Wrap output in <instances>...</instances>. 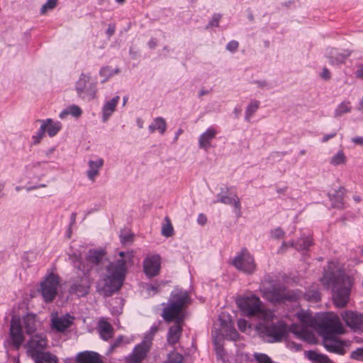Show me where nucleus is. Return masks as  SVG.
I'll list each match as a JSON object with an SVG mask.
<instances>
[{"label": "nucleus", "instance_id": "obj_1", "mask_svg": "<svg viewBox=\"0 0 363 363\" xmlns=\"http://www.w3.org/2000/svg\"><path fill=\"white\" fill-rule=\"evenodd\" d=\"M236 303L242 313L247 317H256L262 322L256 325L260 336L269 342H280L288 333L287 325L282 321L270 323L274 318L273 311L263 307L259 297L252 295L239 297Z\"/></svg>", "mask_w": 363, "mask_h": 363}, {"label": "nucleus", "instance_id": "obj_33", "mask_svg": "<svg viewBox=\"0 0 363 363\" xmlns=\"http://www.w3.org/2000/svg\"><path fill=\"white\" fill-rule=\"evenodd\" d=\"M96 88L95 84H89V86L84 89V91L82 94H78V95L82 98L83 99L91 101L96 97Z\"/></svg>", "mask_w": 363, "mask_h": 363}, {"label": "nucleus", "instance_id": "obj_54", "mask_svg": "<svg viewBox=\"0 0 363 363\" xmlns=\"http://www.w3.org/2000/svg\"><path fill=\"white\" fill-rule=\"evenodd\" d=\"M336 135V133H330V134H325L323 135V137L321 139V142L323 143H327L330 139L331 138H333L334 137H335Z\"/></svg>", "mask_w": 363, "mask_h": 363}, {"label": "nucleus", "instance_id": "obj_62", "mask_svg": "<svg viewBox=\"0 0 363 363\" xmlns=\"http://www.w3.org/2000/svg\"><path fill=\"white\" fill-rule=\"evenodd\" d=\"M157 42L154 39L150 40L148 43V45L151 49L155 48Z\"/></svg>", "mask_w": 363, "mask_h": 363}, {"label": "nucleus", "instance_id": "obj_52", "mask_svg": "<svg viewBox=\"0 0 363 363\" xmlns=\"http://www.w3.org/2000/svg\"><path fill=\"white\" fill-rule=\"evenodd\" d=\"M320 77L325 80H328L330 79V72L326 67L323 69L322 72L320 74Z\"/></svg>", "mask_w": 363, "mask_h": 363}, {"label": "nucleus", "instance_id": "obj_27", "mask_svg": "<svg viewBox=\"0 0 363 363\" xmlns=\"http://www.w3.org/2000/svg\"><path fill=\"white\" fill-rule=\"evenodd\" d=\"M22 327H24L28 334H32L36 330L35 315L28 314L21 320Z\"/></svg>", "mask_w": 363, "mask_h": 363}, {"label": "nucleus", "instance_id": "obj_39", "mask_svg": "<svg viewBox=\"0 0 363 363\" xmlns=\"http://www.w3.org/2000/svg\"><path fill=\"white\" fill-rule=\"evenodd\" d=\"M155 128L161 134H164L167 129V124L165 120L162 117H157L153 122Z\"/></svg>", "mask_w": 363, "mask_h": 363}, {"label": "nucleus", "instance_id": "obj_53", "mask_svg": "<svg viewBox=\"0 0 363 363\" xmlns=\"http://www.w3.org/2000/svg\"><path fill=\"white\" fill-rule=\"evenodd\" d=\"M47 187V184H38V185H33V186H27L26 187V189L27 191H33V190H35V189H40V188H46Z\"/></svg>", "mask_w": 363, "mask_h": 363}, {"label": "nucleus", "instance_id": "obj_51", "mask_svg": "<svg viewBox=\"0 0 363 363\" xmlns=\"http://www.w3.org/2000/svg\"><path fill=\"white\" fill-rule=\"evenodd\" d=\"M238 327L241 331H245L247 327V322L244 319H240L238 321Z\"/></svg>", "mask_w": 363, "mask_h": 363}, {"label": "nucleus", "instance_id": "obj_63", "mask_svg": "<svg viewBox=\"0 0 363 363\" xmlns=\"http://www.w3.org/2000/svg\"><path fill=\"white\" fill-rule=\"evenodd\" d=\"M136 123L139 128H143V121L141 118H137Z\"/></svg>", "mask_w": 363, "mask_h": 363}, {"label": "nucleus", "instance_id": "obj_37", "mask_svg": "<svg viewBox=\"0 0 363 363\" xmlns=\"http://www.w3.org/2000/svg\"><path fill=\"white\" fill-rule=\"evenodd\" d=\"M118 69L113 70L109 67H104L101 69L99 74L104 77L102 82H106L110 77L118 72Z\"/></svg>", "mask_w": 363, "mask_h": 363}, {"label": "nucleus", "instance_id": "obj_58", "mask_svg": "<svg viewBox=\"0 0 363 363\" xmlns=\"http://www.w3.org/2000/svg\"><path fill=\"white\" fill-rule=\"evenodd\" d=\"M197 221L199 224L203 225L206 223L207 218L203 214H199L197 218Z\"/></svg>", "mask_w": 363, "mask_h": 363}, {"label": "nucleus", "instance_id": "obj_32", "mask_svg": "<svg viewBox=\"0 0 363 363\" xmlns=\"http://www.w3.org/2000/svg\"><path fill=\"white\" fill-rule=\"evenodd\" d=\"M82 109L78 106L72 105L63 110L60 114V118H64L67 115L78 118L82 115Z\"/></svg>", "mask_w": 363, "mask_h": 363}, {"label": "nucleus", "instance_id": "obj_40", "mask_svg": "<svg viewBox=\"0 0 363 363\" xmlns=\"http://www.w3.org/2000/svg\"><path fill=\"white\" fill-rule=\"evenodd\" d=\"M58 0H48L40 9V13L45 15L48 11L52 10L57 6Z\"/></svg>", "mask_w": 363, "mask_h": 363}, {"label": "nucleus", "instance_id": "obj_11", "mask_svg": "<svg viewBox=\"0 0 363 363\" xmlns=\"http://www.w3.org/2000/svg\"><path fill=\"white\" fill-rule=\"evenodd\" d=\"M60 285L58 276L51 273L40 284V293L45 302H51L57 294Z\"/></svg>", "mask_w": 363, "mask_h": 363}, {"label": "nucleus", "instance_id": "obj_4", "mask_svg": "<svg viewBox=\"0 0 363 363\" xmlns=\"http://www.w3.org/2000/svg\"><path fill=\"white\" fill-rule=\"evenodd\" d=\"M119 258L111 263L104 279V286L99 291L104 296H111L122 286L126 272V264L131 262L132 252H120Z\"/></svg>", "mask_w": 363, "mask_h": 363}, {"label": "nucleus", "instance_id": "obj_8", "mask_svg": "<svg viewBox=\"0 0 363 363\" xmlns=\"http://www.w3.org/2000/svg\"><path fill=\"white\" fill-rule=\"evenodd\" d=\"M260 291L263 296L272 303H280L285 301H293L296 295L286 290V288L280 285H272L270 288L262 285Z\"/></svg>", "mask_w": 363, "mask_h": 363}, {"label": "nucleus", "instance_id": "obj_64", "mask_svg": "<svg viewBox=\"0 0 363 363\" xmlns=\"http://www.w3.org/2000/svg\"><path fill=\"white\" fill-rule=\"evenodd\" d=\"M76 217H77V213H72L71 214V223H70V225H73L75 223Z\"/></svg>", "mask_w": 363, "mask_h": 363}, {"label": "nucleus", "instance_id": "obj_15", "mask_svg": "<svg viewBox=\"0 0 363 363\" xmlns=\"http://www.w3.org/2000/svg\"><path fill=\"white\" fill-rule=\"evenodd\" d=\"M143 269L149 277H155L160 269V257L159 255H149L143 262Z\"/></svg>", "mask_w": 363, "mask_h": 363}, {"label": "nucleus", "instance_id": "obj_13", "mask_svg": "<svg viewBox=\"0 0 363 363\" xmlns=\"http://www.w3.org/2000/svg\"><path fill=\"white\" fill-rule=\"evenodd\" d=\"M83 276L76 279L71 285L69 292L76 294L79 297L86 296L89 293L91 286V279L89 275L84 272Z\"/></svg>", "mask_w": 363, "mask_h": 363}, {"label": "nucleus", "instance_id": "obj_43", "mask_svg": "<svg viewBox=\"0 0 363 363\" xmlns=\"http://www.w3.org/2000/svg\"><path fill=\"white\" fill-rule=\"evenodd\" d=\"M307 300L312 302H318L320 300V294L318 291H310L306 294Z\"/></svg>", "mask_w": 363, "mask_h": 363}, {"label": "nucleus", "instance_id": "obj_47", "mask_svg": "<svg viewBox=\"0 0 363 363\" xmlns=\"http://www.w3.org/2000/svg\"><path fill=\"white\" fill-rule=\"evenodd\" d=\"M238 46H239V43L238 41L231 40L226 45V49L231 52H234L238 50Z\"/></svg>", "mask_w": 363, "mask_h": 363}, {"label": "nucleus", "instance_id": "obj_16", "mask_svg": "<svg viewBox=\"0 0 363 363\" xmlns=\"http://www.w3.org/2000/svg\"><path fill=\"white\" fill-rule=\"evenodd\" d=\"M346 324L353 329H360L363 326V315L353 311H347L342 314Z\"/></svg>", "mask_w": 363, "mask_h": 363}, {"label": "nucleus", "instance_id": "obj_5", "mask_svg": "<svg viewBox=\"0 0 363 363\" xmlns=\"http://www.w3.org/2000/svg\"><path fill=\"white\" fill-rule=\"evenodd\" d=\"M189 302L186 291L175 290L171 294L167 305L161 314L166 323H183L185 318L184 309Z\"/></svg>", "mask_w": 363, "mask_h": 363}, {"label": "nucleus", "instance_id": "obj_9", "mask_svg": "<svg viewBox=\"0 0 363 363\" xmlns=\"http://www.w3.org/2000/svg\"><path fill=\"white\" fill-rule=\"evenodd\" d=\"M105 258V253L101 250H91L89 251L86 257V264H82L79 261L74 262V267L79 270L86 272L89 274V271H99L101 269V264Z\"/></svg>", "mask_w": 363, "mask_h": 363}, {"label": "nucleus", "instance_id": "obj_49", "mask_svg": "<svg viewBox=\"0 0 363 363\" xmlns=\"http://www.w3.org/2000/svg\"><path fill=\"white\" fill-rule=\"evenodd\" d=\"M221 18V15L220 14H218V13H216L213 16V18L211 20V21L209 22L208 23V26H218V23H219V21L220 20Z\"/></svg>", "mask_w": 363, "mask_h": 363}, {"label": "nucleus", "instance_id": "obj_10", "mask_svg": "<svg viewBox=\"0 0 363 363\" xmlns=\"http://www.w3.org/2000/svg\"><path fill=\"white\" fill-rule=\"evenodd\" d=\"M233 264L237 269L246 274H252L256 269L254 257L246 248L242 249L235 257Z\"/></svg>", "mask_w": 363, "mask_h": 363}, {"label": "nucleus", "instance_id": "obj_60", "mask_svg": "<svg viewBox=\"0 0 363 363\" xmlns=\"http://www.w3.org/2000/svg\"><path fill=\"white\" fill-rule=\"evenodd\" d=\"M216 350L218 356H219L220 357H222L223 352V347L221 346H219L218 344H216Z\"/></svg>", "mask_w": 363, "mask_h": 363}, {"label": "nucleus", "instance_id": "obj_41", "mask_svg": "<svg viewBox=\"0 0 363 363\" xmlns=\"http://www.w3.org/2000/svg\"><path fill=\"white\" fill-rule=\"evenodd\" d=\"M230 206H233L235 215L237 217L240 218L241 216V203L240 200L237 195H233V202Z\"/></svg>", "mask_w": 363, "mask_h": 363}, {"label": "nucleus", "instance_id": "obj_28", "mask_svg": "<svg viewBox=\"0 0 363 363\" xmlns=\"http://www.w3.org/2000/svg\"><path fill=\"white\" fill-rule=\"evenodd\" d=\"M347 162V157L343 150H340L329 159V164L333 167L345 166Z\"/></svg>", "mask_w": 363, "mask_h": 363}, {"label": "nucleus", "instance_id": "obj_56", "mask_svg": "<svg viewBox=\"0 0 363 363\" xmlns=\"http://www.w3.org/2000/svg\"><path fill=\"white\" fill-rule=\"evenodd\" d=\"M355 75L357 78L363 79V65H361L358 67Z\"/></svg>", "mask_w": 363, "mask_h": 363}, {"label": "nucleus", "instance_id": "obj_38", "mask_svg": "<svg viewBox=\"0 0 363 363\" xmlns=\"http://www.w3.org/2000/svg\"><path fill=\"white\" fill-rule=\"evenodd\" d=\"M350 111H351V108L350 106V103L349 102H342L340 104H339L338 106L336 108L335 113H334V116L340 117L345 113L350 112Z\"/></svg>", "mask_w": 363, "mask_h": 363}, {"label": "nucleus", "instance_id": "obj_46", "mask_svg": "<svg viewBox=\"0 0 363 363\" xmlns=\"http://www.w3.org/2000/svg\"><path fill=\"white\" fill-rule=\"evenodd\" d=\"M351 358L356 360L363 359V348H359L351 353Z\"/></svg>", "mask_w": 363, "mask_h": 363}, {"label": "nucleus", "instance_id": "obj_21", "mask_svg": "<svg viewBox=\"0 0 363 363\" xmlns=\"http://www.w3.org/2000/svg\"><path fill=\"white\" fill-rule=\"evenodd\" d=\"M216 133L217 132L214 128H208L199 138V147L205 150H208L211 147V141L216 137Z\"/></svg>", "mask_w": 363, "mask_h": 363}, {"label": "nucleus", "instance_id": "obj_7", "mask_svg": "<svg viewBox=\"0 0 363 363\" xmlns=\"http://www.w3.org/2000/svg\"><path fill=\"white\" fill-rule=\"evenodd\" d=\"M297 317L301 325H291L289 328L290 332L294 334L297 338L311 342L313 339V335L308 328L314 325V318L312 317L311 314L307 311L298 313Z\"/></svg>", "mask_w": 363, "mask_h": 363}, {"label": "nucleus", "instance_id": "obj_31", "mask_svg": "<svg viewBox=\"0 0 363 363\" xmlns=\"http://www.w3.org/2000/svg\"><path fill=\"white\" fill-rule=\"evenodd\" d=\"M90 83V76L89 74H82L79 80L76 83V90L77 94H82Z\"/></svg>", "mask_w": 363, "mask_h": 363}, {"label": "nucleus", "instance_id": "obj_6", "mask_svg": "<svg viewBox=\"0 0 363 363\" xmlns=\"http://www.w3.org/2000/svg\"><path fill=\"white\" fill-rule=\"evenodd\" d=\"M158 325H152L150 330L145 334L143 342L136 345L133 352L125 358L126 363H141L149 352L152 341L158 331Z\"/></svg>", "mask_w": 363, "mask_h": 363}, {"label": "nucleus", "instance_id": "obj_12", "mask_svg": "<svg viewBox=\"0 0 363 363\" xmlns=\"http://www.w3.org/2000/svg\"><path fill=\"white\" fill-rule=\"evenodd\" d=\"M22 328L21 320L17 316H13L11 321L9 336L16 349H18L24 341Z\"/></svg>", "mask_w": 363, "mask_h": 363}, {"label": "nucleus", "instance_id": "obj_3", "mask_svg": "<svg viewBox=\"0 0 363 363\" xmlns=\"http://www.w3.org/2000/svg\"><path fill=\"white\" fill-rule=\"evenodd\" d=\"M320 328L325 348L330 352L344 354L347 343L337 337V335L344 333V328L338 315L334 313L324 314Z\"/></svg>", "mask_w": 363, "mask_h": 363}, {"label": "nucleus", "instance_id": "obj_29", "mask_svg": "<svg viewBox=\"0 0 363 363\" xmlns=\"http://www.w3.org/2000/svg\"><path fill=\"white\" fill-rule=\"evenodd\" d=\"M330 64L339 65L343 63L346 58L350 55V52L345 51L344 52H338L335 49H331L328 53Z\"/></svg>", "mask_w": 363, "mask_h": 363}, {"label": "nucleus", "instance_id": "obj_42", "mask_svg": "<svg viewBox=\"0 0 363 363\" xmlns=\"http://www.w3.org/2000/svg\"><path fill=\"white\" fill-rule=\"evenodd\" d=\"M182 359L183 357L180 354L172 352L169 354L167 363H181Z\"/></svg>", "mask_w": 363, "mask_h": 363}, {"label": "nucleus", "instance_id": "obj_59", "mask_svg": "<svg viewBox=\"0 0 363 363\" xmlns=\"http://www.w3.org/2000/svg\"><path fill=\"white\" fill-rule=\"evenodd\" d=\"M352 141L356 144L362 145H363V137H354L352 138Z\"/></svg>", "mask_w": 363, "mask_h": 363}, {"label": "nucleus", "instance_id": "obj_48", "mask_svg": "<svg viewBox=\"0 0 363 363\" xmlns=\"http://www.w3.org/2000/svg\"><path fill=\"white\" fill-rule=\"evenodd\" d=\"M233 196L220 195L219 197V201L222 203L230 205L233 202Z\"/></svg>", "mask_w": 363, "mask_h": 363}, {"label": "nucleus", "instance_id": "obj_17", "mask_svg": "<svg viewBox=\"0 0 363 363\" xmlns=\"http://www.w3.org/2000/svg\"><path fill=\"white\" fill-rule=\"evenodd\" d=\"M76 363H103L101 355L93 351H84L77 354Z\"/></svg>", "mask_w": 363, "mask_h": 363}, {"label": "nucleus", "instance_id": "obj_34", "mask_svg": "<svg viewBox=\"0 0 363 363\" xmlns=\"http://www.w3.org/2000/svg\"><path fill=\"white\" fill-rule=\"evenodd\" d=\"M62 125L60 122H54L50 119V122L46 125V132L50 137L55 136L61 130Z\"/></svg>", "mask_w": 363, "mask_h": 363}, {"label": "nucleus", "instance_id": "obj_55", "mask_svg": "<svg viewBox=\"0 0 363 363\" xmlns=\"http://www.w3.org/2000/svg\"><path fill=\"white\" fill-rule=\"evenodd\" d=\"M116 26L114 24H109L106 30V33L108 37H111L115 33Z\"/></svg>", "mask_w": 363, "mask_h": 363}, {"label": "nucleus", "instance_id": "obj_45", "mask_svg": "<svg viewBox=\"0 0 363 363\" xmlns=\"http://www.w3.org/2000/svg\"><path fill=\"white\" fill-rule=\"evenodd\" d=\"M162 234L165 237H170L173 234V227L170 223L163 225Z\"/></svg>", "mask_w": 363, "mask_h": 363}, {"label": "nucleus", "instance_id": "obj_20", "mask_svg": "<svg viewBox=\"0 0 363 363\" xmlns=\"http://www.w3.org/2000/svg\"><path fill=\"white\" fill-rule=\"evenodd\" d=\"M183 323H174V324L169 328L167 333V342L169 345H174L180 339L182 332Z\"/></svg>", "mask_w": 363, "mask_h": 363}, {"label": "nucleus", "instance_id": "obj_2", "mask_svg": "<svg viewBox=\"0 0 363 363\" xmlns=\"http://www.w3.org/2000/svg\"><path fill=\"white\" fill-rule=\"evenodd\" d=\"M320 281L326 289H332L335 306L342 308L347 305L352 286V280L349 276L337 268L333 262H330L324 270Z\"/></svg>", "mask_w": 363, "mask_h": 363}, {"label": "nucleus", "instance_id": "obj_36", "mask_svg": "<svg viewBox=\"0 0 363 363\" xmlns=\"http://www.w3.org/2000/svg\"><path fill=\"white\" fill-rule=\"evenodd\" d=\"M345 193V189L340 187L339 191H337V195L334 196L333 199V206L337 208H343L344 203L342 196Z\"/></svg>", "mask_w": 363, "mask_h": 363}, {"label": "nucleus", "instance_id": "obj_26", "mask_svg": "<svg viewBox=\"0 0 363 363\" xmlns=\"http://www.w3.org/2000/svg\"><path fill=\"white\" fill-rule=\"evenodd\" d=\"M50 122V118H48L45 120H37L35 121V123H40V126L39 130L32 137L33 145H36L40 143L41 140L43 138L45 133L46 132V125Z\"/></svg>", "mask_w": 363, "mask_h": 363}, {"label": "nucleus", "instance_id": "obj_24", "mask_svg": "<svg viewBox=\"0 0 363 363\" xmlns=\"http://www.w3.org/2000/svg\"><path fill=\"white\" fill-rule=\"evenodd\" d=\"M101 337L104 340H108L113 337V328L112 325L104 320L99 322L98 328Z\"/></svg>", "mask_w": 363, "mask_h": 363}, {"label": "nucleus", "instance_id": "obj_19", "mask_svg": "<svg viewBox=\"0 0 363 363\" xmlns=\"http://www.w3.org/2000/svg\"><path fill=\"white\" fill-rule=\"evenodd\" d=\"M72 323V318L69 315L61 317L53 316L52 318V326L56 330L62 332L69 328Z\"/></svg>", "mask_w": 363, "mask_h": 363}, {"label": "nucleus", "instance_id": "obj_44", "mask_svg": "<svg viewBox=\"0 0 363 363\" xmlns=\"http://www.w3.org/2000/svg\"><path fill=\"white\" fill-rule=\"evenodd\" d=\"M120 238L121 242L124 245L131 243L133 240V234L128 232L121 233Z\"/></svg>", "mask_w": 363, "mask_h": 363}, {"label": "nucleus", "instance_id": "obj_50", "mask_svg": "<svg viewBox=\"0 0 363 363\" xmlns=\"http://www.w3.org/2000/svg\"><path fill=\"white\" fill-rule=\"evenodd\" d=\"M284 233L282 229L280 228L274 229L273 231H272V236L274 238L279 239L281 238L284 235Z\"/></svg>", "mask_w": 363, "mask_h": 363}, {"label": "nucleus", "instance_id": "obj_22", "mask_svg": "<svg viewBox=\"0 0 363 363\" xmlns=\"http://www.w3.org/2000/svg\"><path fill=\"white\" fill-rule=\"evenodd\" d=\"M120 97L116 96L112 99L105 102L102 108V120L106 122L112 113L115 111L116 108L119 102Z\"/></svg>", "mask_w": 363, "mask_h": 363}, {"label": "nucleus", "instance_id": "obj_35", "mask_svg": "<svg viewBox=\"0 0 363 363\" xmlns=\"http://www.w3.org/2000/svg\"><path fill=\"white\" fill-rule=\"evenodd\" d=\"M260 105L259 101H252L247 107L246 108L245 111V120L248 122L250 121V119L252 116L254 115V113L257 111Z\"/></svg>", "mask_w": 363, "mask_h": 363}, {"label": "nucleus", "instance_id": "obj_30", "mask_svg": "<svg viewBox=\"0 0 363 363\" xmlns=\"http://www.w3.org/2000/svg\"><path fill=\"white\" fill-rule=\"evenodd\" d=\"M290 245L297 250H308L313 245V240L310 236L303 235L296 242H291Z\"/></svg>", "mask_w": 363, "mask_h": 363}, {"label": "nucleus", "instance_id": "obj_23", "mask_svg": "<svg viewBox=\"0 0 363 363\" xmlns=\"http://www.w3.org/2000/svg\"><path fill=\"white\" fill-rule=\"evenodd\" d=\"M35 363H58V358L50 352L44 350L30 356Z\"/></svg>", "mask_w": 363, "mask_h": 363}, {"label": "nucleus", "instance_id": "obj_25", "mask_svg": "<svg viewBox=\"0 0 363 363\" xmlns=\"http://www.w3.org/2000/svg\"><path fill=\"white\" fill-rule=\"evenodd\" d=\"M305 356L313 363H334L327 355L313 350L306 351Z\"/></svg>", "mask_w": 363, "mask_h": 363}, {"label": "nucleus", "instance_id": "obj_14", "mask_svg": "<svg viewBox=\"0 0 363 363\" xmlns=\"http://www.w3.org/2000/svg\"><path fill=\"white\" fill-rule=\"evenodd\" d=\"M48 345L46 336L43 334L33 335L27 343V352L30 357L44 350Z\"/></svg>", "mask_w": 363, "mask_h": 363}, {"label": "nucleus", "instance_id": "obj_57", "mask_svg": "<svg viewBox=\"0 0 363 363\" xmlns=\"http://www.w3.org/2000/svg\"><path fill=\"white\" fill-rule=\"evenodd\" d=\"M122 341H123V337L122 336L118 337L115 340V342L111 345V350H113L116 347H118Z\"/></svg>", "mask_w": 363, "mask_h": 363}, {"label": "nucleus", "instance_id": "obj_61", "mask_svg": "<svg viewBox=\"0 0 363 363\" xmlns=\"http://www.w3.org/2000/svg\"><path fill=\"white\" fill-rule=\"evenodd\" d=\"M231 333V338L235 340L238 337V333L236 332L235 329H232Z\"/></svg>", "mask_w": 363, "mask_h": 363}, {"label": "nucleus", "instance_id": "obj_18", "mask_svg": "<svg viewBox=\"0 0 363 363\" xmlns=\"http://www.w3.org/2000/svg\"><path fill=\"white\" fill-rule=\"evenodd\" d=\"M104 165V160L97 158L95 160H89L88 169L86 172L88 179L94 182L99 174V170Z\"/></svg>", "mask_w": 363, "mask_h": 363}]
</instances>
